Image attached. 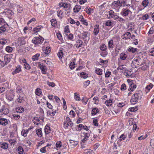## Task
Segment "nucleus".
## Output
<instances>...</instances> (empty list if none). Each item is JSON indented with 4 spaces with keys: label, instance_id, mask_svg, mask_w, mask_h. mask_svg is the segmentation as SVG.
<instances>
[{
    "label": "nucleus",
    "instance_id": "50",
    "mask_svg": "<svg viewBox=\"0 0 154 154\" xmlns=\"http://www.w3.org/2000/svg\"><path fill=\"white\" fill-rule=\"evenodd\" d=\"M63 52L62 51L60 50L57 53V56L60 59H61L63 56Z\"/></svg>",
    "mask_w": 154,
    "mask_h": 154
},
{
    "label": "nucleus",
    "instance_id": "44",
    "mask_svg": "<svg viewBox=\"0 0 154 154\" xmlns=\"http://www.w3.org/2000/svg\"><path fill=\"white\" fill-rule=\"evenodd\" d=\"M17 151L19 154H23L24 152V150L23 148L21 146H19L17 148Z\"/></svg>",
    "mask_w": 154,
    "mask_h": 154
},
{
    "label": "nucleus",
    "instance_id": "14",
    "mask_svg": "<svg viewBox=\"0 0 154 154\" xmlns=\"http://www.w3.org/2000/svg\"><path fill=\"white\" fill-rule=\"evenodd\" d=\"M150 4V3L149 0H142L141 2V5L144 8L148 7Z\"/></svg>",
    "mask_w": 154,
    "mask_h": 154
},
{
    "label": "nucleus",
    "instance_id": "58",
    "mask_svg": "<svg viewBox=\"0 0 154 154\" xmlns=\"http://www.w3.org/2000/svg\"><path fill=\"white\" fill-rule=\"evenodd\" d=\"M149 18V15L147 14H145L142 17V20H147Z\"/></svg>",
    "mask_w": 154,
    "mask_h": 154
},
{
    "label": "nucleus",
    "instance_id": "3",
    "mask_svg": "<svg viewBox=\"0 0 154 154\" xmlns=\"http://www.w3.org/2000/svg\"><path fill=\"white\" fill-rule=\"evenodd\" d=\"M132 12L128 7L123 8L120 12V14L123 17H125L131 16Z\"/></svg>",
    "mask_w": 154,
    "mask_h": 154
},
{
    "label": "nucleus",
    "instance_id": "40",
    "mask_svg": "<svg viewBox=\"0 0 154 154\" xmlns=\"http://www.w3.org/2000/svg\"><path fill=\"white\" fill-rule=\"evenodd\" d=\"M35 94L38 96H40L42 94V90L39 88H37L35 90Z\"/></svg>",
    "mask_w": 154,
    "mask_h": 154
},
{
    "label": "nucleus",
    "instance_id": "18",
    "mask_svg": "<svg viewBox=\"0 0 154 154\" xmlns=\"http://www.w3.org/2000/svg\"><path fill=\"white\" fill-rule=\"evenodd\" d=\"M8 146V144L5 142H0V148L3 149H6Z\"/></svg>",
    "mask_w": 154,
    "mask_h": 154
},
{
    "label": "nucleus",
    "instance_id": "27",
    "mask_svg": "<svg viewBox=\"0 0 154 154\" xmlns=\"http://www.w3.org/2000/svg\"><path fill=\"white\" fill-rule=\"evenodd\" d=\"M50 22L51 23V25L52 26L55 27L57 25V21L55 18H54L51 19Z\"/></svg>",
    "mask_w": 154,
    "mask_h": 154
},
{
    "label": "nucleus",
    "instance_id": "38",
    "mask_svg": "<svg viewBox=\"0 0 154 154\" xmlns=\"http://www.w3.org/2000/svg\"><path fill=\"white\" fill-rule=\"evenodd\" d=\"M99 109L97 108H94L92 109L91 114L92 115H95L99 112Z\"/></svg>",
    "mask_w": 154,
    "mask_h": 154
},
{
    "label": "nucleus",
    "instance_id": "57",
    "mask_svg": "<svg viewBox=\"0 0 154 154\" xmlns=\"http://www.w3.org/2000/svg\"><path fill=\"white\" fill-rule=\"evenodd\" d=\"M153 86V85L152 84H150L146 87V89L147 90V92H149V91Z\"/></svg>",
    "mask_w": 154,
    "mask_h": 154
},
{
    "label": "nucleus",
    "instance_id": "2",
    "mask_svg": "<svg viewBox=\"0 0 154 154\" xmlns=\"http://www.w3.org/2000/svg\"><path fill=\"white\" fill-rule=\"evenodd\" d=\"M142 60L141 59L135 58L133 60L131 66L133 68H137L142 65Z\"/></svg>",
    "mask_w": 154,
    "mask_h": 154
},
{
    "label": "nucleus",
    "instance_id": "46",
    "mask_svg": "<svg viewBox=\"0 0 154 154\" xmlns=\"http://www.w3.org/2000/svg\"><path fill=\"white\" fill-rule=\"evenodd\" d=\"M80 74L81 77L84 79L87 78L88 77V75L87 73H86L84 72H81Z\"/></svg>",
    "mask_w": 154,
    "mask_h": 154
},
{
    "label": "nucleus",
    "instance_id": "60",
    "mask_svg": "<svg viewBox=\"0 0 154 154\" xmlns=\"http://www.w3.org/2000/svg\"><path fill=\"white\" fill-rule=\"evenodd\" d=\"M5 50L8 53H11L13 50V48L10 46H7L5 48Z\"/></svg>",
    "mask_w": 154,
    "mask_h": 154
},
{
    "label": "nucleus",
    "instance_id": "39",
    "mask_svg": "<svg viewBox=\"0 0 154 154\" xmlns=\"http://www.w3.org/2000/svg\"><path fill=\"white\" fill-rule=\"evenodd\" d=\"M39 54H35V55H33L32 57V59L33 61H35L36 60H38V57L40 56Z\"/></svg>",
    "mask_w": 154,
    "mask_h": 154
},
{
    "label": "nucleus",
    "instance_id": "23",
    "mask_svg": "<svg viewBox=\"0 0 154 154\" xmlns=\"http://www.w3.org/2000/svg\"><path fill=\"white\" fill-rule=\"evenodd\" d=\"M43 28V26L41 25L38 26L36 27H35L33 29V32L35 33H36Z\"/></svg>",
    "mask_w": 154,
    "mask_h": 154
},
{
    "label": "nucleus",
    "instance_id": "4",
    "mask_svg": "<svg viewBox=\"0 0 154 154\" xmlns=\"http://www.w3.org/2000/svg\"><path fill=\"white\" fill-rule=\"evenodd\" d=\"M111 6L112 8L115 10L116 12H119L121 7L120 0L114 1L112 3Z\"/></svg>",
    "mask_w": 154,
    "mask_h": 154
},
{
    "label": "nucleus",
    "instance_id": "17",
    "mask_svg": "<svg viewBox=\"0 0 154 154\" xmlns=\"http://www.w3.org/2000/svg\"><path fill=\"white\" fill-rule=\"evenodd\" d=\"M38 66L41 69L42 73L44 74H46V72L47 69L46 66L45 65H41L40 63L38 64Z\"/></svg>",
    "mask_w": 154,
    "mask_h": 154
},
{
    "label": "nucleus",
    "instance_id": "25",
    "mask_svg": "<svg viewBox=\"0 0 154 154\" xmlns=\"http://www.w3.org/2000/svg\"><path fill=\"white\" fill-rule=\"evenodd\" d=\"M21 70V67L20 65H18L16 67V69L14 71H13L12 74L13 75H15L17 73H19Z\"/></svg>",
    "mask_w": 154,
    "mask_h": 154
},
{
    "label": "nucleus",
    "instance_id": "45",
    "mask_svg": "<svg viewBox=\"0 0 154 154\" xmlns=\"http://www.w3.org/2000/svg\"><path fill=\"white\" fill-rule=\"evenodd\" d=\"M137 49L133 47H131L128 49V51L134 53L137 51Z\"/></svg>",
    "mask_w": 154,
    "mask_h": 154
},
{
    "label": "nucleus",
    "instance_id": "28",
    "mask_svg": "<svg viewBox=\"0 0 154 154\" xmlns=\"http://www.w3.org/2000/svg\"><path fill=\"white\" fill-rule=\"evenodd\" d=\"M57 15L60 19H62L64 17L63 11L62 10L58 11Z\"/></svg>",
    "mask_w": 154,
    "mask_h": 154
},
{
    "label": "nucleus",
    "instance_id": "61",
    "mask_svg": "<svg viewBox=\"0 0 154 154\" xmlns=\"http://www.w3.org/2000/svg\"><path fill=\"white\" fill-rule=\"evenodd\" d=\"M122 91H125L127 89V86L126 85L125 83L122 84L121 85L120 88Z\"/></svg>",
    "mask_w": 154,
    "mask_h": 154
},
{
    "label": "nucleus",
    "instance_id": "5",
    "mask_svg": "<svg viewBox=\"0 0 154 154\" xmlns=\"http://www.w3.org/2000/svg\"><path fill=\"white\" fill-rule=\"evenodd\" d=\"M73 125V123L70 118L68 117H66L64 122L63 126L64 128L66 129L68 126L72 127Z\"/></svg>",
    "mask_w": 154,
    "mask_h": 154
},
{
    "label": "nucleus",
    "instance_id": "21",
    "mask_svg": "<svg viewBox=\"0 0 154 154\" xmlns=\"http://www.w3.org/2000/svg\"><path fill=\"white\" fill-rule=\"evenodd\" d=\"M85 138H84L81 141V148L83 149L85 147V145L86 144V141L88 140Z\"/></svg>",
    "mask_w": 154,
    "mask_h": 154
},
{
    "label": "nucleus",
    "instance_id": "52",
    "mask_svg": "<svg viewBox=\"0 0 154 154\" xmlns=\"http://www.w3.org/2000/svg\"><path fill=\"white\" fill-rule=\"evenodd\" d=\"M91 133V132H84L83 134L84 135V138L88 139L89 137L90 136Z\"/></svg>",
    "mask_w": 154,
    "mask_h": 154
},
{
    "label": "nucleus",
    "instance_id": "10",
    "mask_svg": "<svg viewBox=\"0 0 154 154\" xmlns=\"http://www.w3.org/2000/svg\"><path fill=\"white\" fill-rule=\"evenodd\" d=\"M26 43L24 39H18L17 42H16V48L18 47L24 45Z\"/></svg>",
    "mask_w": 154,
    "mask_h": 154
},
{
    "label": "nucleus",
    "instance_id": "37",
    "mask_svg": "<svg viewBox=\"0 0 154 154\" xmlns=\"http://www.w3.org/2000/svg\"><path fill=\"white\" fill-rule=\"evenodd\" d=\"M29 132L28 130H23L21 132L22 135L24 137H26L27 135V134Z\"/></svg>",
    "mask_w": 154,
    "mask_h": 154
},
{
    "label": "nucleus",
    "instance_id": "43",
    "mask_svg": "<svg viewBox=\"0 0 154 154\" xmlns=\"http://www.w3.org/2000/svg\"><path fill=\"white\" fill-rule=\"evenodd\" d=\"M69 142L70 144L73 146H76L77 145L78 143V142L77 141L71 140H69Z\"/></svg>",
    "mask_w": 154,
    "mask_h": 154
},
{
    "label": "nucleus",
    "instance_id": "19",
    "mask_svg": "<svg viewBox=\"0 0 154 154\" xmlns=\"http://www.w3.org/2000/svg\"><path fill=\"white\" fill-rule=\"evenodd\" d=\"M100 30L99 25L98 24L95 25L94 27L93 31L94 34V35H97L99 33Z\"/></svg>",
    "mask_w": 154,
    "mask_h": 154
},
{
    "label": "nucleus",
    "instance_id": "7",
    "mask_svg": "<svg viewBox=\"0 0 154 154\" xmlns=\"http://www.w3.org/2000/svg\"><path fill=\"white\" fill-rule=\"evenodd\" d=\"M59 7L60 8H63L64 10L66 9L71 6L70 4L67 2H60L59 3Z\"/></svg>",
    "mask_w": 154,
    "mask_h": 154
},
{
    "label": "nucleus",
    "instance_id": "36",
    "mask_svg": "<svg viewBox=\"0 0 154 154\" xmlns=\"http://www.w3.org/2000/svg\"><path fill=\"white\" fill-rule=\"evenodd\" d=\"M44 131L46 134H48L51 131L50 128L48 126L46 125L44 128Z\"/></svg>",
    "mask_w": 154,
    "mask_h": 154
},
{
    "label": "nucleus",
    "instance_id": "59",
    "mask_svg": "<svg viewBox=\"0 0 154 154\" xmlns=\"http://www.w3.org/2000/svg\"><path fill=\"white\" fill-rule=\"evenodd\" d=\"M24 100L23 97L19 96V97L16 100V101L17 102L19 103H21Z\"/></svg>",
    "mask_w": 154,
    "mask_h": 154
},
{
    "label": "nucleus",
    "instance_id": "1",
    "mask_svg": "<svg viewBox=\"0 0 154 154\" xmlns=\"http://www.w3.org/2000/svg\"><path fill=\"white\" fill-rule=\"evenodd\" d=\"M142 96V92L141 91H137L131 96L130 100L131 104H135L137 103L141 99Z\"/></svg>",
    "mask_w": 154,
    "mask_h": 154
},
{
    "label": "nucleus",
    "instance_id": "41",
    "mask_svg": "<svg viewBox=\"0 0 154 154\" xmlns=\"http://www.w3.org/2000/svg\"><path fill=\"white\" fill-rule=\"evenodd\" d=\"M36 132L39 137H41L42 136V134L41 128L36 130Z\"/></svg>",
    "mask_w": 154,
    "mask_h": 154
},
{
    "label": "nucleus",
    "instance_id": "6",
    "mask_svg": "<svg viewBox=\"0 0 154 154\" xmlns=\"http://www.w3.org/2000/svg\"><path fill=\"white\" fill-rule=\"evenodd\" d=\"M109 18H112L116 20L119 18V14L115 13L112 10H110L109 11Z\"/></svg>",
    "mask_w": 154,
    "mask_h": 154
},
{
    "label": "nucleus",
    "instance_id": "13",
    "mask_svg": "<svg viewBox=\"0 0 154 154\" xmlns=\"http://www.w3.org/2000/svg\"><path fill=\"white\" fill-rule=\"evenodd\" d=\"M79 20L83 24L87 26L88 25V22L87 20L85 19L83 16L82 15H80L79 17Z\"/></svg>",
    "mask_w": 154,
    "mask_h": 154
},
{
    "label": "nucleus",
    "instance_id": "54",
    "mask_svg": "<svg viewBox=\"0 0 154 154\" xmlns=\"http://www.w3.org/2000/svg\"><path fill=\"white\" fill-rule=\"evenodd\" d=\"M109 48H113V41L112 39L110 40L108 42Z\"/></svg>",
    "mask_w": 154,
    "mask_h": 154
},
{
    "label": "nucleus",
    "instance_id": "53",
    "mask_svg": "<svg viewBox=\"0 0 154 154\" xmlns=\"http://www.w3.org/2000/svg\"><path fill=\"white\" fill-rule=\"evenodd\" d=\"M112 102L111 100H107L105 102V104L107 106H109L112 105Z\"/></svg>",
    "mask_w": 154,
    "mask_h": 154
},
{
    "label": "nucleus",
    "instance_id": "32",
    "mask_svg": "<svg viewBox=\"0 0 154 154\" xmlns=\"http://www.w3.org/2000/svg\"><path fill=\"white\" fill-rule=\"evenodd\" d=\"M124 74L126 76H130L132 75V73L129 70H128L126 69L124 73Z\"/></svg>",
    "mask_w": 154,
    "mask_h": 154
},
{
    "label": "nucleus",
    "instance_id": "15",
    "mask_svg": "<svg viewBox=\"0 0 154 154\" xmlns=\"http://www.w3.org/2000/svg\"><path fill=\"white\" fill-rule=\"evenodd\" d=\"M134 36L133 35H131V33L129 32H126L124 35H122V38H132L133 37H134Z\"/></svg>",
    "mask_w": 154,
    "mask_h": 154
},
{
    "label": "nucleus",
    "instance_id": "24",
    "mask_svg": "<svg viewBox=\"0 0 154 154\" xmlns=\"http://www.w3.org/2000/svg\"><path fill=\"white\" fill-rule=\"evenodd\" d=\"M114 21L108 20L105 21V25L106 26H112L114 25Z\"/></svg>",
    "mask_w": 154,
    "mask_h": 154
},
{
    "label": "nucleus",
    "instance_id": "56",
    "mask_svg": "<svg viewBox=\"0 0 154 154\" xmlns=\"http://www.w3.org/2000/svg\"><path fill=\"white\" fill-rule=\"evenodd\" d=\"M143 65L141 67V69L143 70H145L148 67V66H147L146 64L145 63H142V65Z\"/></svg>",
    "mask_w": 154,
    "mask_h": 154
},
{
    "label": "nucleus",
    "instance_id": "8",
    "mask_svg": "<svg viewBox=\"0 0 154 154\" xmlns=\"http://www.w3.org/2000/svg\"><path fill=\"white\" fill-rule=\"evenodd\" d=\"M42 50L45 54V56L48 55L51 51V47L48 46H46L45 45L43 46Z\"/></svg>",
    "mask_w": 154,
    "mask_h": 154
},
{
    "label": "nucleus",
    "instance_id": "55",
    "mask_svg": "<svg viewBox=\"0 0 154 154\" xmlns=\"http://www.w3.org/2000/svg\"><path fill=\"white\" fill-rule=\"evenodd\" d=\"M62 146V143L60 141H58L56 144V146L57 148H60Z\"/></svg>",
    "mask_w": 154,
    "mask_h": 154
},
{
    "label": "nucleus",
    "instance_id": "35",
    "mask_svg": "<svg viewBox=\"0 0 154 154\" xmlns=\"http://www.w3.org/2000/svg\"><path fill=\"white\" fill-rule=\"evenodd\" d=\"M72 9V7L71 6L69 7V8L64 10L66 11V14L67 15H69V14L71 13Z\"/></svg>",
    "mask_w": 154,
    "mask_h": 154
},
{
    "label": "nucleus",
    "instance_id": "33",
    "mask_svg": "<svg viewBox=\"0 0 154 154\" xmlns=\"http://www.w3.org/2000/svg\"><path fill=\"white\" fill-rule=\"evenodd\" d=\"M64 35H65V34L69 33L70 32V29L68 25H66L65 26H64Z\"/></svg>",
    "mask_w": 154,
    "mask_h": 154
},
{
    "label": "nucleus",
    "instance_id": "20",
    "mask_svg": "<svg viewBox=\"0 0 154 154\" xmlns=\"http://www.w3.org/2000/svg\"><path fill=\"white\" fill-rule=\"evenodd\" d=\"M44 39H32V42L36 45L41 44L42 43Z\"/></svg>",
    "mask_w": 154,
    "mask_h": 154
},
{
    "label": "nucleus",
    "instance_id": "48",
    "mask_svg": "<svg viewBox=\"0 0 154 154\" xmlns=\"http://www.w3.org/2000/svg\"><path fill=\"white\" fill-rule=\"evenodd\" d=\"M65 36L67 38H72L73 37V35L69 32V33L65 34Z\"/></svg>",
    "mask_w": 154,
    "mask_h": 154
},
{
    "label": "nucleus",
    "instance_id": "22",
    "mask_svg": "<svg viewBox=\"0 0 154 154\" xmlns=\"http://www.w3.org/2000/svg\"><path fill=\"white\" fill-rule=\"evenodd\" d=\"M120 3L121 7L122 6L123 7H125L126 6L130 8L131 7V5L127 4L126 1L124 0H120Z\"/></svg>",
    "mask_w": 154,
    "mask_h": 154
},
{
    "label": "nucleus",
    "instance_id": "42",
    "mask_svg": "<svg viewBox=\"0 0 154 154\" xmlns=\"http://www.w3.org/2000/svg\"><path fill=\"white\" fill-rule=\"evenodd\" d=\"M17 11L18 12L21 13L23 11V5L22 6L20 5H17Z\"/></svg>",
    "mask_w": 154,
    "mask_h": 154
},
{
    "label": "nucleus",
    "instance_id": "9",
    "mask_svg": "<svg viewBox=\"0 0 154 154\" xmlns=\"http://www.w3.org/2000/svg\"><path fill=\"white\" fill-rule=\"evenodd\" d=\"M15 96V93L13 91H11L6 95V98L10 101H12Z\"/></svg>",
    "mask_w": 154,
    "mask_h": 154
},
{
    "label": "nucleus",
    "instance_id": "12",
    "mask_svg": "<svg viewBox=\"0 0 154 154\" xmlns=\"http://www.w3.org/2000/svg\"><path fill=\"white\" fill-rule=\"evenodd\" d=\"M3 13H5L7 17H10L14 14V12L9 9H6L5 10Z\"/></svg>",
    "mask_w": 154,
    "mask_h": 154
},
{
    "label": "nucleus",
    "instance_id": "51",
    "mask_svg": "<svg viewBox=\"0 0 154 154\" xmlns=\"http://www.w3.org/2000/svg\"><path fill=\"white\" fill-rule=\"evenodd\" d=\"M102 70L101 69H99L98 68H97L95 69V72L96 73L100 75H101L102 74Z\"/></svg>",
    "mask_w": 154,
    "mask_h": 154
},
{
    "label": "nucleus",
    "instance_id": "30",
    "mask_svg": "<svg viewBox=\"0 0 154 154\" xmlns=\"http://www.w3.org/2000/svg\"><path fill=\"white\" fill-rule=\"evenodd\" d=\"M0 112L1 113H2L6 115L9 113V110L6 108L4 107L3 108H2L0 109Z\"/></svg>",
    "mask_w": 154,
    "mask_h": 154
},
{
    "label": "nucleus",
    "instance_id": "26",
    "mask_svg": "<svg viewBox=\"0 0 154 154\" xmlns=\"http://www.w3.org/2000/svg\"><path fill=\"white\" fill-rule=\"evenodd\" d=\"M135 26L134 23H131L128 24V31H132L134 29Z\"/></svg>",
    "mask_w": 154,
    "mask_h": 154
},
{
    "label": "nucleus",
    "instance_id": "62",
    "mask_svg": "<svg viewBox=\"0 0 154 154\" xmlns=\"http://www.w3.org/2000/svg\"><path fill=\"white\" fill-rule=\"evenodd\" d=\"M154 32V26L151 27L148 32L149 35V34H152Z\"/></svg>",
    "mask_w": 154,
    "mask_h": 154
},
{
    "label": "nucleus",
    "instance_id": "29",
    "mask_svg": "<svg viewBox=\"0 0 154 154\" xmlns=\"http://www.w3.org/2000/svg\"><path fill=\"white\" fill-rule=\"evenodd\" d=\"M81 9V6L79 5H76L74 7L73 11L74 13H77Z\"/></svg>",
    "mask_w": 154,
    "mask_h": 154
},
{
    "label": "nucleus",
    "instance_id": "31",
    "mask_svg": "<svg viewBox=\"0 0 154 154\" xmlns=\"http://www.w3.org/2000/svg\"><path fill=\"white\" fill-rule=\"evenodd\" d=\"M16 111L17 113H21L24 111V109L22 106L17 107Z\"/></svg>",
    "mask_w": 154,
    "mask_h": 154
},
{
    "label": "nucleus",
    "instance_id": "11",
    "mask_svg": "<svg viewBox=\"0 0 154 154\" xmlns=\"http://www.w3.org/2000/svg\"><path fill=\"white\" fill-rule=\"evenodd\" d=\"M8 26L6 23H5L2 26L0 27V34H2V33L7 31V28Z\"/></svg>",
    "mask_w": 154,
    "mask_h": 154
},
{
    "label": "nucleus",
    "instance_id": "63",
    "mask_svg": "<svg viewBox=\"0 0 154 154\" xmlns=\"http://www.w3.org/2000/svg\"><path fill=\"white\" fill-rule=\"evenodd\" d=\"M75 66V62H72L70 63L69 64V67L71 69H73Z\"/></svg>",
    "mask_w": 154,
    "mask_h": 154
},
{
    "label": "nucleus",
    "instance_id": "16",
    "mask_svg": "<svg viewBox=\"0 0 154 154\" xmlns=\"http://www.w3.org/2000/svg\"><path fill=\"white\" fill-rule=\"evenodd\" d=\"M8 124L7 119L3 118H0V125L5 126Z\"/></svg>",
    "mask_w": 154,
    "mask_h": 154
},
{
    "label": "nucleus",
    "instance_id": "34",
    "mask_svg": "<svg viewBox=\"0 0 154 154\" xmlns=\"http://www.w3.org/2000/svg\"><path fill=\"white\" fill-rule=\"evenodd\" d=\"M11 58L8 55H5L4 56V60L6 65H7L10 61Z\"/></svg>",
    "mask_w": 154,
    "mask_h": 154
},
{
    "label": "nucleus",
    "instance_id": "49",
    "mask_svg": "<svg viewBox=\"0 0 154 154\" xmlns=\"http://www.w3.org/2000/svg\"><path fill=\"white\" fill-rule=\"evenodd\" d=\"M17 93L19 95H22L23 94V92L22 89L20 87H17Z\"/></svg>",
    "mask_w": 154,
    "mask_h": 154
},
{
    "label": "nucleus",
    "instance_id": "47",
    "mask_svg": "<svg viewBox=\"0 0 154 154\" xmlns=\"http://www.w3.org/2000/svg\"><path fill=\"white\" fill-rule=\"evenodd\" d=\"M127 56L126 54L125 53H122L120 55V58L121 59L123 60H125Z\"/></svg>",
    "mask_w": 154,
    "mask_h": 154
},
{
    "label": "nucleus",
    "instance_id": "64",
    "mask_svg": "<svg viewBox=\"0 0 154 154\" xmlns=\"http://www.w3.org/2000/svg\"><path fill=\"white\" fill-rule=\"evenodd\" d=\"M125 138L126 136L124 134H123L120 136L119 140H118V141L120 140V141H121L122 140H125Z\"/></svg>",
    "mask_w": 154,
    "mask_h": 154
}]
</instances>
